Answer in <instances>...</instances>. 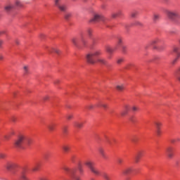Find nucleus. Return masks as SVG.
<instances>
[{"mask_svg": "<svg viewBox=\"0 0 180 180\" xmlns=\"http://www.w3.org/2000/svg\"><path fill=\"white\" fill-rule=\"evenodd\" d=\"M101 54V50H94L87 53V55H86V60L87 61V63L94 65L98 63L108 67V60L104 58H98Z\"/></svg>", "mask_w": 180, "mask_h": 180, "instance_id": "1", "label": "nucleus"}, {"mask_svg": "<svg viewBox=\"0 0 180 180\" xmlns=\"http://www.w3.org/2000/svg\"><path fill=\"white\" fill-rule=\"evenodd\" d=\"M25 135H20L18 139L14 141V146L17 148L25 149Z\"/></svg>", "mask_w": 180, "mask_h": 180, "instance_id": "2", "label": "nucleus"}, {"mask_svg": "<svg viewBox=\"0 0 180 180\" xmlns=\"http://www.w3.org/2000/svg\"><path fill=\"white\" fill-rule=\"evenodd\" d=\"M25 135H20L18 139L14 141V146L17 148L25 149Z\"/></svg>", "mask_w": 180, "mask_h": 180, "instance_id": "3", "label": "nucleus"}, {"mask_svg": "<svg viewBox=\"0 0 180 180\" xmlns=\"http://www.w3.org/2000/svg\"><path fill=\"white\" fill-rule=\"evenodd\" d=\"M84 165L90 169V171L96 176L100 175V171L95 167V163L90 160H87L84 162Z\"/></svg>", "mask_w": 180, "mask_h": 180, "instance_id": "4", "label": "nucleus"}, {"mask_svg": "<svg viewBox=\"0 0 180 180\" xmlns=\"http://www.w3.org/2000/svg\"><path fill=\"white\" fill-rule=\"evenodd\" d=\"M64 170L70 174V176L72 180H81L80 177L76 175L77 169H70L68 167H65Z\"/></svg>", "mask_w": 180, "mask_h": 180, "instance_id": "5", "label": "nucleus"}, {"mask_svg": "<svg viewBox=\"0 0 180 180\" xmlns=\"http://www.w3.org/2000/svg\"><path fill=\"white\" fill-rule=\"evenodd\" d=\"M55 5L62 12H65L67 10V6L62 1V0H55Z\"/></svg>", "mask_w": 180, "mask_h": 180, "instance_id": "6", "label": "nucleus"}, {"mask_svg": "<svg viewBox=\"0 0 180 180\" xmlns=\"http://www.w3.org/2000/svg\"><path fill=\"white\" fill-rule=\"evenodd\" d=\"M166 154L169 160H172L174 157V149L172 147H168L166 149Z\"/></svg>", "mask_w": 180, "mask_h": 180, "instance_id": "7", "label": "nucleus"}, {"mask_svg": "<svg viewBox=\"0 0 180 180\" xmlns=\"http://www.w3.org/2000/svg\"><path fill=\"white\" fill-rule=\"evenodd\" d=\"M17 167V165L13 162H7L5 167L8 171H11Z\"/></svg>", "mask_w": 180, "mask_h": 180, "instance_id": "8", "label": "nucleus"}, {"mask_svg": "<svg viewBox=\"0 0 180 180\" xmlns=\"http://www.w3.org/2000/svg\"><path fill=\"white\" fill-rule=\"evenodd\" d=\"M100 20H104L103 16L101 15L96 14L94 18H92L90 22H99Z\"/></svg>", "mask_w": 180, "mask_h": 180, "instance_id": "9", "label": "nucleus"}, {"mask_svg": "<svg viewBox=\"0 0 180 180\" xmlns=\"http://www.w3.org/2000/svg\"><path fill=\"white\" fill-rule=\"evenodd\" d=\"M167 15L169 17V18H170V19H174L175 18L179 16L177 12L170 11L167 12Z\"/></svg>", "mask_w": 180, "mask_h": 180, "instance_id": "10", "label": "nucleus"}, {"mask_svg": "<svg viewBox=\"0 0 180 180\" xmlns=\"http://www.w3.org/2000/svg\"><path fill=\"white\" fill-rule=\"evenodd\" d=\"M32 143L33 140L30 138H27V136H25V140L24 141V146L25 147V148L32 146Z\"/></svg>", "mask_w": 180, "mask_h": 180, "instance_id": "11", "label": "nucleus"}, {"mask_svg": "<svg viewBox=\"0 0 180 180\" xmlns=\"http://www.w3.org/2000/svg\"><path fill=\"white\" fill-rule=\"evenodd\" d=\"M98 153H100V155H101L104 160L108 158V156L105 155V153L102 148H98Z\"/></svg>", "mask_w": 180, "mask_h": 180, "instance_id": "12", "label": "nucleus"}, {"mask_svg": "<svg viewBox=\"0 0 180 180\" xmlns=\"http://www.w3.org/2000/svg\"><path fill=\"white\" fill-rule=\"evenodd\" d=\"M133 171L132 167H127V169L122 170V174L127 175L130 174Z\"/></svg>", "mask_w": 180, "mask_h": 180, "instance_id": "13", "label": "nucleus"}, {"mask_svg": "<svg viewBox=\"0 0 180 180\" xmlns=\"http://www.w3.org/2000/svg\"><path fill=\"white\" fill-rule=\"evenodd\" d=\"M121 15H122V11H118L112 13V14H111V16H112V18H115L121 16Z\"/></svg>", "mask_w": 180, "mask_h": 180, "instance_id": "14", "label": "nucleus"}, {"mask_svg": "<svg viewBox=\"0 0 180 180\" xmlns=\"http://www.w3.org/2000/svg\"><path fill=\"white\" fill-rule=\"evenodd\" d=\"M173 52L174 53H176V56H177V59H179V58H180V52H179V47H177V46H174V48H173Z\"/></svg>", "mask_w": 180, "mask_h": 180, "instance_id": "15", "label": "nucleus"}, {"mask_svg": "<svg viewBox=\"0 0 180 180\" xmlns=\"http://www.w3.org/2000/svg\"><path fill=\"white\" fill-rule=\"evenodd\" d=\"M124 88H125V85H124V84H117V85L116 86V89H117V90L119 91H124Z\"/></svg>", "mask_w": 180, "mask_h": 180, "instance_id": "16", "label": "nucleus"}, {"mask_svg": "<svg viewBox=\"0 0 180 180\" xmlns=\"http://www.w3.org/2000/svg\"><path fill=\"white\" fill-rule=\"evenodd\" d=\"M160 19V15L158 13H154L153 18V22H158Z\"/></svg>", "mask_w": 180, "mask_h": 180, "instance_id": "17", "label": "nucleus"}, {"mask_svg": "<svg viewBox=\"0 0 180 180\" xmlns=\"http://www.w3.org/2000/svg\"><path fill=\"white\" fill-rule=\"evenodd\" d=\"M116 48H112L110 46L106 47V51L110 54L112 55L113 52L115 51Z\"/></svg>", "mask_w": 180, "mask_h": 180, "instance_id": "18", "label": "nucleus"}, {"mask_svg": "<svg viewBox=\"0 0 180 180\" xmlns=\"http://www.w3.org/2000/svg\"><path fill=\"white\" fill-rule=\"evenodd\" d=\"M56 125L55 124L52 123V124L48 125L47 127H48V129H49V131L53 132L56 129Z\"/></svg>", "mask_w": 180, "mask_h": 180, "instance_id": "19", "label": "nucleus"}, {"mask_svg": "<svg viewBox=\"0 0 180 180\" xmlns=\"http://www.w3.org/2000/svg\"><path fill=\"white\" fill-rule=\"evenodd\" d=\"M141 157V153L139 152V153H136V155H135V158H134L135 162H139Z\"/></svg>", "mask_w": 180, "mask_h": 180, "instance_id": "20", "label": "nucleus"}, {"mask_svg": "<svg viewBox=\"0 0 180 180\" xmlns=\"http://www.w3.org/2000/svg\"><path fill=\"white\" fill-rule=\"evenodd\" d=\"M141 157V153L139 152V153H136V155H135V158H134L135 162H139Z\"/></svg>", "mask_w": 180, "mask_h": 180, "instance_id": "21", "label": "nucleus"}, {"mask_svg": "<svg viewBox=\"0 0 180 180\" xmlns=\"http://www.w3.org/2000/svg\"><path fill=\"white\" fill-rule=\"evenodd\" d=\"M13 6L12 5H8L5 7V10L7 11V12H10L11 10L13 9Z\"/></svg>", "mask_w": 180, "mask_h": 180, "instance_id": "22", "label": "nucleus"}, {"mask_svg": "<svg viewBox=\"0 0 180 180\" xmlns=\"http://www.w3.org/2000/svg\"><path fill=\"white\" fill-rule=\"evenodd\" d=\"M62 148H63V150L65 151V153H68L70 150V146L65 145V146H63Z\"/></svg>", "mask_w": 180, "mask_h": 180, "instance_id": "23", "label": "nucleus"}, {"mask_svg": "<svg viewBox=\"0 0 180 180\" xmlns=\"http://www.w3.org/2000/svg\"><path fill=\"white\" fill-rule=\"evenodd\" d=\"M128 112V105H125V109L121 112L122 116H124L125 115L127 114Z\"/></svg>", "mask_w": 180, "mask_h": 180, "instance_id": "24", "label": "nucleus"}, {"mask_svg": "<svg viewBox=\"0 0 180 180\" xmlns=\"http://www.w3.org/2000/svg\"><path fill=\"white\" fill-rule=\"evenodd\" d=\"M155 125L156 129H160L162 124L161 122H158L155 123Z\"/></svg>", "mask_w": 180, "mask_h": 180, "instance_id": "25", "label": "nucleus"}, {"mask_svg": "<svg viewBox=\"0 0 180 180\" xmlns=\"http://www.w3.org/2000/svg\"><path fill=\"white\" fill-rule=\"evenodd\" d=\"M160 40L159 39H153L149 44H150V46H153L155 44L160 42Z\"/></svg>", "mask_w": 180, "mask_h": 180, "instance_id": "26", "label": "nucleus"}, {"mask_svg": "<svg viewBox=\"0 0 180 180\" xmlns=\"http://www.w3.org/2000/svg\"><path fill=\"white\" fill-rule=\"evenodd\" d=\"M20 180H30V179L24 173H22L20 176Z\"/></svg>", "mask_w": 180, "mask_h": 180, "instance_id": "27", "label": "nucleus"}, {"mask_svg": "<svg viewBox=\"0 0 180 180\" xmlns=\"http://www.w3.org/2000/svg\"><path fill=\"white\" fill-rule=\"evenodd\" d=\"M24 74L27 75L29 73V67L24 66L23 67Z\"/></svg>", "mask_w": 180, "mask_h": 180, "instance_id": "28", "label": "nucleus"}, {"mask_svg": "<svg viewBox=\"0 0 180 180\" xmlns=\"http://www.w3.org/2000/svg\"><path fill=\"white\" fill-rule=\"evenodd\" d=\"M124 62V58H118L117 59V64L120 65Z\"/></svg>", "mask_w": 180, "mask_h": 180, "instance_id": "29", "label": "nucleus"}, {"mask_svg": "<svg viewBox=\"0 0 180 180\" xmlns=\"http://www.w3.org/2000/svg\"><path fill=\"white\" fill-rule=\"evenodd\" d=\"M155 133L157 136H160L162 134L161 129H155Z\"/></svg>", "mask_w": 180, "mask_h": 180, "instance_id": "30", "label": "nucleus"}, {"mask_svg": "<svg viewBox=\"0 0 180 180\" xmlns=\"http://www.w3.org/2000/svg\"><path fill=\"white\" fill-rule=\"evenodd\" d=\"M97 106L102 107L104 109H107L108 108V104H104V103H100L99 105H97Z\"/></svg>", "mask_w": 180, "mask_h": 180, "instance_id": "31", "label": "nucleus"}, {"mask_svg": "<svg viewBox=\"0 0 180 180\" xmlns=\"http://www.w3.org/2000/svg\"><path fill=\"white\" fill-rule=\"evenodd\" d=\"M93 30L91 29L87 30V35L91 38L92 37Z\"/></svg>", "mask_w": 180, "mask_h": 180, "instance_id": "32", "label": "nucleus"}, {"mask_svg": "<svg viewBox=\"0 0 180 180\" xmlns=\"http://www.w3.org/2000/svg\"><path fill=\"white\" fill-rule=\"evenodd\" d=\"M75 126L77 127V128H82L83 127V124L79 122H76L75 123Z\"/></svg>", "mask_w": 180, "mask_h": 180, "instance_id": "33", "label": "nucleus"}, {"mask_svg": "<svg viewBox=\"0 0 180 180\" xmlns=\"http://www.w3.org/2000/svg\"><path fill=\"white\" fill-rule=\"evenodd\" d=\"M78 169H79V172H80L81 174L84 173V169H83V167H82V165H79V166H78Z\"/></svg>", "mask_w": 180, "mask_h": 180, "instance_id": "34", "label": "nucleus"}, {"mask_svg": "<svg viewBox=\"0 0 180 180\" xmlns=\"http://www.w3.org/2000/svg\"><path fill=\"white\" fill-rule=\"evenodd\" d=\"M77 38H72V42L73 44H75V46H77Z\"/></svg>", "mask_w": 180, "mask_h": 180, "instance_id": "35", "label": "nucleus"}, {"mask_svg": "<svg viewBox=\"0 0 180 180\" xmlns=\"http://www.w3.org/2000/svg\"><path fill=\"white\" fill-rule=\"evenodd\" d=\"M15 5L18 7H21L22 6V4L21 3V1L20 0H17L16 2H15Z\"/></svg>", "mask_w": 180, "mask_h": 180, "instance_id": "36", "label": "nucleus"}, {"mask_svg": "<svg viewBox=\"0 0 180 180\" xmlns=\"http://www.w3.org/2000/svg\"><path fill=\"white\" fill-rule=\"evenodd\" d=\"M71 16H72V13H66V14L65 15V19H68V18H71Z\"/></svg>", "mask_w": 180, "mask_h": 180, "instance_id": "37", "label": "nucleus"}, {"mask_svg": "<svg viewBox=\"0 0 180 180\" xmlns=\"http://www.w3.org/2000/svg\"><path fill=\"white\" fill-rule=\"evenodd\" d=\"M0 158H1L2 160H4V158H6V154L0 153Z\"/></svg>", "mask_w": 180, "mask_h": 180, "instance_id": "38", "label": "nucleus"}, {"mask_svg": "<svg viewBox=\"0 0 180 180\" xmlns=\"http://www.w3.org/2000/svg\"><path fill=\"white\" fill-rule=\"evenodd\" d=\"M103 176L105 179V180H110V176L106 174H104Z\"/></svg>", "mask_w": 180, "mask_h": 180, "instance_id": "39", "label": "nucleus"}, {"mask_svg": "<svg viewBox=\"0 0 180 180\" xmlns=\"http://www.w3.org/2000/svg\"><path fill=\"white\" fill-rule=\"evenodd\" d=\"M178 60V58H174L171 64L172 65H175L177 63Z\"/></svg>", "mask_w": 180, "mask_h": 180, "instance_id": "40", "label": "nucleus"}, {"mask_svg": "<svg viewBox=\"0 0 180 180\" xmlns=\"http://www.w3.org/2000/svg\"><path fill=\"white\" fill-rule=\"evenodd\" d=\"M123 162H124L123 159H121V158L117 159V163L119 165H122L123 163Z\"/></svg>", "mask_w": 180, "mask_h": 180, "instance_id": "41", "label": "nucleus"}, {"mask_svg": "<svg viewBox=\"0 0 180 180\" xmlns=\"http://www.w3.org/2000/svg\"><path fill=\"white\" fill-rule=\"evenodd\" d=\"M62 131H63L64 134H66V133L68 131V128L65 127L64 128H62Z\"/></svg>", "mask_w": 180, "mask_h": 180, "instance_id": "42", "label": "nucleus"}, {"mask_svg": "<svg viewBox=\"0 0 180 180\" xmlns=\"http://www.w3.org/2000/svg\"><path fill=\"white\" fill-rule=\"evenodd\" d=\"M137 14H138L137 12H132L131 16L132 18H136V16L137 15Z\"/></svg>", "mask_w": 180, "mask_h": 180, "instance_id": "43", "label": "nucleus"}, {"mask_svg": "<svg viewBox=\"0 0 180 180\" xmlns=\"http://www.w3.org/2000/svg\"><path fill=\"white\" fill-rule=\"evenodd\" d=\"M139 110V108L136 106H132V110L133 112H137V110Z\"/></svg>", "mask_w": 180, "mask_h": 180, "instance_id": "44", "label": "nucleus"}, {"mask_svg": "<svg viewBox=\"0 0 180 180\" xmlns=\"http://www.w3.org/2000/svg\"><path fill=\"white\" fill-rule=\"evenodd\" d=\"M53 51H54L55 53H56L57 54H60V52H61L60 50L57 49H53Z\"/></svg>", "mask_w": 180, "mask_h": 180, "instance_id": "45", "label": "nucleus"}, {"mask_svg": "<svg viewBox=\"0 0 180 180\" xmlns=\"http://www.w3.org/2000/svg\"><path fill=\"white\" fill-rule=\"evenodd\" d=\"M72 118H73V115H68L67 116V119L69 120H72Z\"/></svg>", "mask_w": 180, "mask_h": 180, "instance_id": "46", "label": "nucleus"}, {"mask_svg": "<svg viewBox=\"0 0 180 180\" xmlns=\"http://www.w3.org/2000/svg\"><path fill=\"white\" fill-rule=\"evenodd\" d=\"M81 41H82V43L83 44V45H86V40L83 37H82Z\"/></svg>", "mask_w": 180, "mask_h": 180, "instance_id": "47", "label": "nucleus"}, {"mask_svg": "<svg viewBox=\"0 0 180 180\" xmlns=\"http://www.w3.org/2000/svg\"><path fill=\"white\" fill-rule=\"evenodd\" d=\"M39 180H49V179L46 176H42L39 178Z\"/></svg>", "mask_w": 180, "mask_h": 180, "instance_id": "48", "label": "nucleus"}, {"mask_svg": "<svg viewBox=\"0 0 180 180\" xmlns=\"http://www.w3.org/2000/svg\"><path fill=\"white\" fill-rule=\"evenodd\" d=\"M122 43V39L121 38H118V45H120Z\"/></svg>", "mask_w": 180, "mask_h": 180, "instance_id": "49", "label": "nucleus"}, {"mask_svg": "<svg viewBox=\"0 0 180 180\" xmlns=\"http://www.w3.org/2000/svg\"><path fill=\"white\" fill-rule=\"evenodd\" d=\"M32 171H34V172L38 171V166H34V167L32 168Z\"/></svg>", "mask_w": 180, "mask_h": 180, "instance_id": "50", "label": "nucleus"}, {"mask_svg": "<svg viewBox=\"0 0 180 180\" xmlns=\"http://www.w3.org/2000/svg\"><path fill=\"white\" fill-rule=\"evenodd\" d=\"M10 136H11V135H10V134H8V135H6V136H4V139H5L6 140H8V139H9V138H10Z\"/></svg>", "mask_w": 180, "mask_h": 180, "instance_id": "51", "label": "nucleus"}, {"mask_svg": "<svg viewBox=\"0 0 180 180\" xmlns=\"http://www.w3.org/2000/svg\"><path fill=\"white\" fill-rule=\"evenodd\" d=\"M94 108V105H92V104H91L90 105L87 106V109L89 110H92Z\"/></svg>", "mask_w": 180, "mask_h": 180, "instance_id": "52", "label": "nucleus"}, {"mask_svg": "<svg viewBox=\"0 0 180 180\" xmlns=\"http://www.w3.org/2000/svg\"><path fill=\"white\" fill-rule=\"evenodd\" d=\"M175 141L180 142V138H177L176 141H172V143H174Z\"/></svg>", "mask_w": 180, "mask_h": 180, "instance_id": "53", "label": "nucleus"}, {"mask_svg": "<svg viewBox=\"0 0 180 180\" xmlns=\"http://www.w3.org/2000/svg\"><path fill=\"white\" fill-rule=\"evenodd\" d=\"M122 49L123 51H126V46L122 45Z\"/></svg>", "mask_w": 180, "mask_h": 180, "instance_id": "54", "label": "nucleus"}, {"mask_svg": "<svg viewBox=\"0 0 180 180\" xmlns=\"http://www.w3.org/2000/svg\"><path fill=\"white\" fill-rule=\"evenodd\" d=\"M48 99H49V96H45L44 97V101H46V100H48Z\"/></svg>", "mask_w": 180, "mask_h": 180, "instance_id": "55", "label": "nucleus"}, {"mask_svg": "<svg viewBox=\"0 0 180 180\" xmlns=\"http://www.w3.org/2000/svg\"><path fill=\"white\" fill-rule=\"evenodd\" d=\"M16 120V118L15 117H11V121L15 122Z\"/></svg>", "mask_w": 180, "mask_h": 180, "instance_id": "56", "label": "nucleus"}, {"mask_svg": "<svg viewBox=\"0 0 180 180\" xmlns=\"http://www.w3.org/2000/svg\"><path fill=\"white\" fill-rule=\"evenodd\" d=\"M129 120H130L131 122H134V117H131L129 118Z\"/></svg>", "mask_w": 180, "mask_h": 180, "instance_id": "57", "label": "nucleus"}, {"mask_svg": "<svg viewBox=\"0 0 180 180\" xmlns=\"http://www.w3.org/2000/svg\"><path fill=\"white\" fill-rule=\"evenodd\" d=\"M15 44H16L17 45H20V41H19V40L16 39V40L15 41Z\"/></svg>", "mask_w": 180, "mask_h": 180, "instance_id": "58", "label": "nucleus"}, {"mask_svg": "<svg viewBox=\"0 0 180 180\" xmlns=\"http://www.w3.org/2000/svg\"><path fill=\"white\" fill-rule=\"evenodd\" d=\"M3 44H4V41L2 40H0V48H1Z\"/></svg>", "mask_w": 180, "mask_h": 180, "instance_id": "59", "label": "nucleus"}, {"mask_svg": "<svg viewBox=\"0 0 180 180\" xmlns=\"http://www.w3.org/2000/svg\"><path fill=\"white\" fill-rule=\"evenodd\" d=\"M176 72L179 75L180 74V67L177 69Z\"/></svg>", "mask_w": 180, "mask_h": 180, "instance_id": "60", "label": "nucleus"}, {"mask_svg": "<svg viewBox=\"0 0 180 180\" xmlns=\"http://www.w3.org/2000/svg\"><path fill=\"white\" fill-rule=\"evenodd\" d=\"M59 83V80H56L55 84H57Z\"/></svg>", "mask_w": 180, "mask_h": 180, "instance_id": "61", "label": "nucleus"}, {"mask_svg": "<svg viewBox=\"0 0 180 180\" xmlns=\"http://www.w3.org/2000/svg\"><path fill=\"white\" fill-rule=\"evenodd\" d=\"M5 33V32L4 31H1V32H0V34H4Z\"/></svg>", "mask_w": 180, "mask_h": 180, "instance_id": "62", "label": "nucleus"}, {"mask_svg": "<svg viewBox=\"0 0 180 180\" xmlns=\"http://www.w3.org/2000/svg\"><path fill=\"white\" fill-rule=\"evenodd\" d=\"M177 79L179 80V82H180V76L177 77Z\"/></svg>", "mask_w": 180, "mask_h": 180, "instance_id": "63", "label": "nucleus"}, {"mask_svg": "<svg viewBox=\"0 0 180 180\" xmlns=\"http://www.w3.org/2000/svg\"><path fill=\"white\" fill-rule=\"evenodd\" d=\"M4 59V56H0V60H3Z\"/></svg>", "mask_w": 180, "mask_h": 180, "instance_id": "64", "label": "nucleus"}]
</instances>
